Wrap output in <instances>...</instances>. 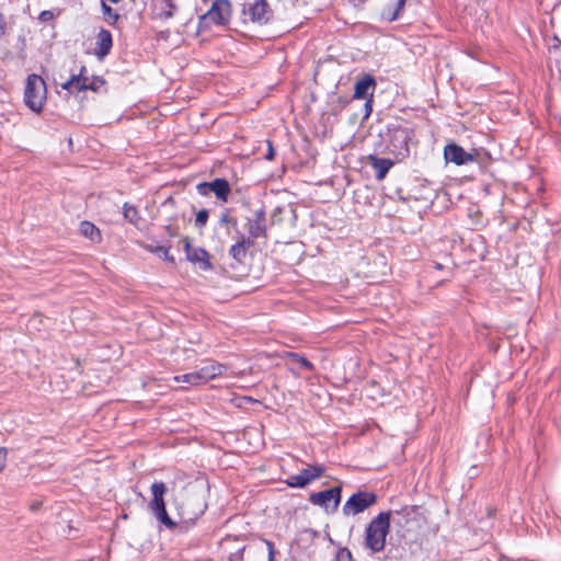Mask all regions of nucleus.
<instances>
[{"instance_id":"1","label":"nucleus","mask_w":561,"mask_h":561,"mask_svg":"<svg viewBox=\"0 0 561 561\" xmlns=\"http://www.w3.org/2000/svg\"><path fill=\"white\" fill-rule=\"evenodd\" d=\"M391 516V511L380 512L366 526L364 546L371 554L381 552L385 549L386 538L390 530Z\"/></svg>"},{"instance_id":"2","label":"nucleus","mask_w":561,"mask_h":561,"mask_svg":"<svg viewBox=\"0 0 561 561\" xmlns=\"http://www.w3.org/2000/svg\"><path fill=\"white\" fill-rule=\"evenodd\" d=\"M273 10L266 0H244L241 3L240 21L244 25H266L273 20Z\"/></svg>"},{"instance_id":"3","label":"nucleus","mask_w":561,"mask_h":561,"mask_svg":"<svg viewBox=\"0 0 561 561\" xmlns=\"http://www.w3.org/2000/svg\"><path fill=\"white\" fill-rule=\"evenodd\" d=\"M46 100V83L35 73L27 77L24 89V103L33 112L39 113Z\"/></svg>"},{"instance_id":"4","label":"nucleus","mask_w":561,"mask_h":561,"mask_svg":"<svg viewBox=\"0 0 561 561\" xmlns=\"http://www.w3.org/2000/svg\"><path fill=\"white\" fill-rule=\"evenodd\" d=\"M151 494L152 499L149 502V507L152 511L156 518L163 524L168 529H174L176 524L175 522L168 515L164 495L168 492V488L162 481H154L151 484Z\"/></svg>"},{"instance_id":"5","label":"nucleus","mask_w":561,"mask_h":561,"mask_svg":"<svg viewBox=\"0 0 561 561\" xmlns=\"http://www.w3.org/2000/svg\"><path fill=\"white\" fill-rule=\"evenodd\" d=\"M231 3L229 0H215L210 9L198 20V30L209 28L211 24L227 25L231 18Z\"/></svg>"},{"instance_id":"6","label":"nucleus","mask_w":561,"mask_h":561,"mask_svg":"<svg viewBox=\"0 0 561 561\" xmlns=\"http://www.w3.org/2000/svg\"><path fill=\"white\" fill-rule=\"evenodd\" d=\"M207 503L204 495L198 492H188L185 500L178 507L183 522L194 524L206 511Z\"/></svg>"},{"instance_id":"7","label":"nucleus","mask_w":561,"mask_h":561,"mask_svg":"<svg viewBox=\"0 0 561 561\" xmlns=\"http://www.w3.org/2000/svg\"><path fill=\"white\" fill-rule=\"evenodd\" d=\"M378 496L374 492L358 491L352 494L344 503L342 512L345 516L357 515L377 503Z\"/></svg>"},{"instance_id":"8","label":"nucleus","mask_w":561,"mask_h":561,"mask_svg":"<svg viewBox=\"0 0 561 561\" xmlns=\"http://www.w3.org/2000/svg\"><path fill=\"white\" fill-rule=\"evenodd\" d=\"M342 488L340 485L327 489L320 492H313L309 495V502L312 505L322 507L327 513H334L341 502Z\"/></svg>"},{"instance_id":"9","label":"nucleus","mask_w":561,"mask_h":561,"mask_svg":"<svg viewBox=\"0 0 561 561\" xmlns=\"http://www.w3.org/2000/svg\"><path fill=\"white\" fill-rule=\"evenodd\" d=\"M393 522L397 526L410 530L412 526H420L425 517L421 512V507L416 505L404 506L401 510L391 512Z\"/></svg>"},{"instance_id":"10","label":"nucleus","mask_w":561,"mask_h":561,"mask_svg":"<svg viewBox=\"0 0 561 561\" xmlns=\"http://www.w3.org/2000/svg\"><path fill=\"white\" fill-rule=\"evenodd\" d=\"M324 471L325 467L321 463L309 465L299 473L289 476L285 482L290 488H305L312 481L322 477Z\"/></svg>"},{"instance_id":"11","label":"nucleus","mask_w":561,"mask_h":561,"mask_svg":"<svg viewBox=\"0 0 561 561\" xmlns=\"http://www.w3.org/2000/svg\"><path fill=\"white\" fill-rule=\"evenodd\" d=\"M247 231L251 241L255 242L259 238L267 237L266 213L263 207L256 209L252 217L247 218Z\"/></svg>"},{"instance_id":"12","label":"nucleus","mask_w":561,"mask_h":561,"mask_svg":"<svg viewBox=\"0 0 561 561\" xmlns=\"http://www.w3.org/2000/svg\"><path fill=\"white\" fill-rule=\"evenodd\" d=\"M274 543L270 540H261L245 548V561H274Z\"/></svg>"},{"instance_id":"13","label":"nucleus","mask_w":561,"mask_h":561,"mask_svg":"<svg viewBox=\"0 0 561 561\" xmlns=\"http://www.w3.org/2000/svg\"><path fill=\"white\" fill-rule=\"evenodd\" d=\"M196 190L203 196L214 193L219 201L225 203L228 201L231 192L229 182L221 178H217L211 182H202L197 184Z\"/></svg>"},{"instance_id":"14","label":"nucleus","mask_w":561,"mask_h":561,"mask_svg":"<svg viewBox=\"0 0 561 561\" xmlns=\"http://www.w3.org/2000/svg\"><path fill=\"white\" fill-rule=\"evenodd\" d=\"M409 130L404 127H394L389 130L388 148L397 156L405 157L409 154Z\"/></svg>"},{"instance_id":"15","label":"nucleus","mask_w":561,"mask_h":561,"mask_svg":"<svg viewBox=\"0 0 561 561\" xmlns=\"http://www.w3.org/2000/svg\"><path fill=\"white\" fill-rule=\"evenodd\" d=\"M184 244V250L186 253V259L192 263H198L199 268L203 271H208L211 268V263L209 261L208 252L203 248H193L191 245V241L187 237H184L182 240Z\"/></svg>"},{"instance_id":"16","label":"nucleus","mask_w":561,"mask_h":561,"mask_svg":"<svg viewBox=\"0 0 561 561\" xmlns=\"http://www.w3.org/2000/svg\"><path fill=\"white\" fill-rule=\"evenodd\" d=\"M444 157L447 162H453L456 165H463L473 161L471 153L467 152L461 146L454 142L445 146Z\"/></svg>"},{"instance_id":"17","label":"nucleus","mask_w":561,"mask_h":561,"mask_svg":"<svg viewBox=\"0 0 561 561\" xmlns=\"http://www.w3.org/2000/svg\"><path fill=\"white\" fill-rule=\"evenodd\" d=\"M178 11L175 0H152V19L167 21Z\"/></svg>"},{"instance_id":"18","label":"nucleus","mask_w":561,"mask_h":561,"mask_svg":"<svg viewBox=\"0 0 561 561\" xmlns=\"http://www.w3.org/2000/svg\"><path fill=\"white\" fill-rule=\"evenodd\" d=\"M88 81L89 77L87 76V68L85 66H81L79 73L72 75L65 83L61 84V88L70 93L87 91Z\"/></svg>"},{"instance_id":"19","label":"nucleus","mask_w":561,"mask_h":561,"mask_svg":"<svg viewBox=\"0 0 561 561\" xmlns=\"http://www.w3.org/2000/svg\"><path fill=\"white\" fill-rule=\"evenodd\" d=\"M113 47V37L108 30L101 28L96 35L94 55L99 59L106 57Z\"/></svg>"},{"instance_id":"20","label":"nucleus","mask_w":561,"mask_h":561,"mask_svg":"<svg viewBox=\"0 0 561 561\" xmlns=\"http://www.w3.org/2000/svg\"><path fill=\"white\" fill-rule=\"evenodd\" d=\"M255 242L249 238L242 237L241 240H237L229 249L228 254L237 263H244L248 252Z\"/></svg>"},{"instance_id":"21","label":"nucleus","mask_w":561,"mask_h":561,"mask_svg":"<svg viewBox=\"0 0 561 561\" xmlns=\"http://www.w3.org/2000/svg\"><path fill=\"white\" fill-rule=\"evenodd\" d=\"M375 88V78L371 75H365L355 83L354 99H366L367 95L373 96Z\"/></svg>"},{"instance_id":"22","label":"nucleus","mask_w":561,"mask_h":561,"mask_svg":"<svg viewBox=\"0 0 561 561\" xmlns=\"http://www.w3.org/2000/svg\"><path fill=\"white\" fill-rule=\"evenodd\" d=\"M407 0H394L393 3H388L381 11L380 18L387 22L397 21L405 7Z\"/></svg>"},{"instance_id":"23","label":"nucleus","mask_w":561,"mask_h":561,"mask_svg":"<svg viewBox=\"0 0 561 561\" xmlns=\"http://www.w3.org/2000/svg\"><path fill=\"white\" fill-rule=\"evenodd\" d=\"M369 163L375 171L377 180H382L393 165L392 160L376 156H369Z\"/></svg>"},{"instance_id":"24","label":"nucleus","mask_w":561,"mask_h":561,"mask_svg":"<svg viewBox=\"0 0 561 561\" xmlns=\"http://www.w3.org/2000/svg\"><path fill=\"white\" fill-rule=\"evenodd\" d=\"M225 370H226V366L225 365L211 362V363L206 364L205 366H203L198 370V374H199L202 383H205L208 380H211V379L222 375Z\"/></svg>"},{"instance_id":"25","label":"nucleus","mask_w":561,"mask_h":561,"mask_svg":"<svg viewBox=\"0 0 561 561\" xmlns=\"http://www.w3.org/2000/svg\"><path fill=\"white\" fill-rule=\"evenodd\" d=\"M80 233L96 243L102 240L100 229L91 221L84 220L80 224Z\"/></svg>"},{"instance_id":"26","label":"nucleus","mask_w":561,"mask_h":561,"mask_svg":"<svg viewBox=\"0 0 561 561\" xmlns=\"http://www.w3.org/2000/svg\"><path fill=\"white\" fill-rule=\"evenodd\" d=\"M101 10H102V18L105 23H107L110 26H116L121 15L119 13L114 10L112 7L107 4V2L101 1Z\"/></svg>"},{"instance_id":"27","label":"nucleus","mask_w":561,"mask_h":561,"mask_svg":"<svg viewBox=\"0 0 561 561\" xmlns=\"http://www.w3.org/2000/svg\"><path fill=\"white\" fill-rule=\"evenodd\" d=\"M219 225L227 227V232L231 233L232 229H237L238 219L232 215V210L230 208H225L219 217Z\"/></svg>"},{"instance_id":"28","label":"nucleus","mask_w":561,"mask_h":561,"mask_svg":"<svg viewBox=\"0 0 561 561\" xmlns=\"http://www.w3.org/2000/svg\"><path fill=\"white\" fill-rule=\"evenodd\" d=\"M286 357L293 363H297L302 369L313 373L316 370L314 365L304 355L298 353L289 352Z\"/></svg>"},{"instance_id":"29","label":"nucleus","mask_w":561,"mask_h":561,"mask_svg":"<svg viewBox=\"0 0 561 561\" xmlns=\"http://www.w3.org/2000/svg\"><path fill=\"white\" fill-rule=\"evenodd\" d=\"M123 215H124V218L128 222L133 224L136 227L138 226L139 221L141 220L138 209L128 203H125L123 205Z\"/></svg>"},{"instance_id":"30","label":"nucleus","mask_w":561,"mask_h":561,"mask_svg":"<svg viewBox=\"0 0 561 561\" xmlns=\"http://www.w3.org/2000/svg\"><path fill=\"white\" fill-rule=\"evenodd\" d=\"M150 252L158 254L160 257H162L164 261H168L172 264H174L175 260L174 256L170 254V249L165 248L163 245H147L146 247Z\"/></svg>"},{"instance_id":"31","label":"nucleus","mask_w":561,"mask_h":561,"mask_svg":"<svg viewBox=\"0 0 561 561\" xmlns=\"http://www.w3.org/2000/svg\"><path fill=\"white\" fill-rule=\"evenodd\" d=\"M174 380L178 381V382H185V383L191 385V386H196V385H201L202 383L198 370L197 371H193V373L183 374V375H180V376H175Z\"/></svg>"},{"instance_id":"32","label":"nucleus","mask_w":561,"mask_h":561,"mask_svg":"<svg viewBox=\"0 0 561 561\" xmlns=\"http://www.w3.org/2000/svg\"><path fill=\"white\" fill-rule=\"evenodd\" d=\"M208 217H209V211L207 209H205V208L201 209L196 214L195 226L198 229H203L206 226L207 221H208Z\"/></svg>"},{"instance_id":"33","label":"nucleus","mask_w":561,"mask_h":561,"mask_svg":"<svg viewBox=\"0 0 561 561\" xmlns=\"http://www.w3.org/2000/svg\"><path fill=\"white\" fill-rule=\"evenodd\" d=\"M245 548L247 546H243L242 548H239L236 552H231L227 561H245Z\"/></svg>"},{"instance_id":"34","label":"nucleus","mask_w":561,"mask_h":561,"mask_svg":"<svg viewBox=\"0 0 561 561\" xmlns=\"http://www.w3.org/2000/svg\"><path fill=\"white\" fill-rule=\"evenodd\" d=\"M105 83V80L101 77H93L91 80L88 81V90L91 91H98L101 85Z\"/></svg>"},{"instance_id":"35","label":"nucleus","mask_w":561,"mask_h":561,"mask_svg":"<svg viewBox=\"0 0 561 561\" xmlns=\"http://www.w3.org/2000/svg\"><path fill=\"white\" fill-rule=\"evenodd\" d=\"M337 561H352V553L347 548H342L336 553Z\"/></svg>"},{"instance_id":"36","label":"nucleus","mask_w":561,"mask_h":561,"mask_svg":"<svg viewBox=\"0 0 561 561\" xmlns=\"http://www.w3.org/2000/svg\"><path fill=\"white\" fill-rule=\"evenodd\" d=\"M364 116L363 118L366 119L370 116L371 114V111H373V99L371 96L369 99L366 100L365 104H364Z\"/></svg>"},{"instance_id":"37","label":"nucleus","mask_w":561,"mask_h":561,"mask_svg":"<svg viewBox=\"0 0 561 561\" xmlns=\"http://www.w3.org/2000/svg\"><path fill=\"white\" fill-rule=\"evenodd\" d=\"M38 19L41 22H49L54 19V13L49 10L42 11Z\"/></svg>"},{"instance_id":"38","label":"nucleus","mask_w":561,"mask_h":561,"mask_svg":"<svg viewBox=\"0 0 561 561\" xmlns=\"http://www.w3.org/2000/svg\"><path fill=\"white\" fill-rule=\"evenodd\" d=\"M267 144V153L265 154V159L273 160L275 157V150L273 147V142L271 140H266Z\"/></svg>"},{"instance_id":"39","label":"nucleus","mask_w":561,"mask_h":561,"mask_svg":"<svg viewBox=\"0 0 561 561\" xmlns=\"http://www.w3.org/2000/svg\"><path fill=\"white\" fill-rule=\"evenodd\" d=\"M7 34V22L4 15L0 12V37Z\"/></svg>"},{"instance_id":"40","label":"nucleus","mask_w":561,"mask_h":561,"mask_svg":"<svg viewBox=\"0 0 561 561\" xmlns=\"http://www.w3.org/2000/svg\"><path fill=\"white\" fill-rule=\"evenodd\" d=\"M233 239L237 240H241L242 237H247L248 234L243 233L240 229H239V225L237 226V229H232L231 233H229Z\"/></svg>"},{"instance_id":"41","label":"nucleus","mask_w":561,"mask_h":561,"mask_svg":"<svg viewBox=\"0 0 561 561\" xmlns=\"http://www.w3.org/2000/svg\"><path fill=\"white\" fill-rule=\"evenodd\" d=\"M5 456H7V449L3 447H0V472L4 469Z\"/></svg>"},{"instance_id":"42","label":"nucleus","mask_w":561,"mask_h":561,"mask_svg":"<svg viewBox=\"0 0 561 561\" xmlns=\"http://www.w3.org/2000/svg\"><path fill=\"white\" fill-rule=\"evenodd\" d=\"M165 230L170 237H175L178 234V230L172 228V226H167Z\"/></svg>"},{"instance_id":"43","label":"nucleus","mask_w":561,"mask_h":561,"mask_svg":"<svg viewBox=\"0 0 561 561\" xmlns=\"http://www.w3.org/2000/svg\"><path fill=\"white\" fill-rule=\"evenodd\" d=\"M280 211H282L280 207H277V208L274 210V213H273V215H272V220H273V221H274V218H275L276 214H277V213H280Z\"/></svg>"},{"instance_id":"44","label":"nucleus","mask_w":561,"mask_h":561,"mask_svg":"<svg viewBox=\"0 0 561 561\" xmlns=\"http://www.w3.org/2000/svg\"><path fill=\"white\" fill-rule=\"evenodd\" d=\"M434 267H435L436 270H443V264H440V263H437V262H436V263L434 264Z\"/></svg>"},{"instance_id":"45","label":"nucleus","mask_w":561,"mask_h":561,"mask_svg":"<svg viewBox=\"0 0 561 561\" xmlns=\"http://www.w3.org/2000/svg\"><path fill=\"white\" fill-rule=\"evenodd\" d=\"M102 2H112V3H117L119 2L121 0H101Z\"/></svg>"}]
</instances>
